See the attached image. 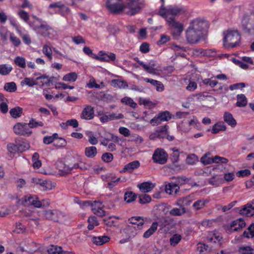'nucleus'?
<instances>
[{"mask_svg":"<svg viewBox=\"0 0 254 254\" xmlns=\"http://www.w3.org/2000/svg\"><path fill=\"white\" fill-rule=\"evenodd\" d=\"M251 171L248 169H245L239 171L236 175L238 177H245L250 175Z\"/></svg>","mask_w":254,"mask_h":254,"instance_id":"obj_56","label":"nucleus"},{"mask_svg":"<svg viewBox=\"0 0 254 254\" xmlns=\"http://www.w3.org/2000/svg\"><path fill=\"white\" fill-rule=\"evenodd\" d=\"M224 46L227 48H233L239 45L241 35L238 30L228 31L224 32Z\"/></svg>","mask_w":254,"mask_h":254,"instance_id":"obj_1","label":"nucleus"},{"mask_svg":"<svg viewBox=\"0 0 254 254\" xmlns=\"http://www.w3.org/2000/svg\"><path fill=\"white\" fill-rule=\"evenodd\" d=\"M12 70L11 65L7 64L0 65V74L2 75H8Z\"/></svg>","mask_w":254,"mask_h":254,"instance_id":"obj_32","label":"nucleus"},{"mask_svg":"<svg viewBox=\"0 0 254 254\" xmlns=\"http://www.w3.org/2000/svg\"><path fill=\"white\" fill-rule=\"evenodd\" d=\"M19 17L25 22H27L29 18L28 13L24 10H21L18 13Z\"/></svg>","mask_w":254,"mask_h":254,"instance_id":"obj_62","label":"nucleus"},{"mask_svg":"<svg viewBox=\"0 0 254 254\" xmlns=\"http://www.w3.org/2000/svg\"><path fill=\"white\" fill-rule=\"evenodd\" d=\"M209 202L207 199H199L193 202L192 207L195 211H199L204 208Z\"/></svg>","mask_w":254,"mask_h":254,"instance_id":"obj_19","label":"nucleus"},{"mask_svg":"<svg viewBox=\"0 0 254 254\" xmlns=\"http://www.w3.org/2000/svg\"><path fill=\"white\" fill-rule=\"evenodd\" d=\"M7 150L11 153H15L18 152V147L16 143L15 144L12 143L8 144L7 145Z\"/></svg>","mask_w":254,"mask_h":254,"instance_id":"obj_58","label":"nucleus"},{"mask_svg":"<svg viewBox=\"0 0 254 254\" xmlns=\"http://www.w3.org/2000/svg\"><path fill=\"white\" fill-rule=\"evenodd\" d=\"M58 138V134L57 133H55L51 136H45L43 138V142L46 144H50Z\"/></svg>","mask_w":254,"mask_h":254,"instance_id":"obj_45","label":"nucleus"},{"mask_svg":"<svg viewBox=\"0 0 254 254\" xmlns=\"http://www.w3.org/2000/svg\"><path fill=\"white\" fill-rule=\"evenodd\" d=\"M173 117V116L168 111L161 112L151 120L150 123L153 126H158L163 122L170 120Z\"/></svg>","mask_w":254,"mask_h":254,"instance_id":"obj_8","label":"nucleus"},{"mask_svg":"<svg viewBox=\"0 0 254 254\" xmlns=\"http://www.w3.org/2000/svg\"><path fill=\"white\" fill-rule=\"evenodd\" d=\"M113 155L111 153L106 152L102 154L101 159L106 163H110L113 160Z\"/></svg>","mask_w":254,"mask_h":254,"instance_id":"obj_49","label":"nucleus"},{"mask_svg":"<svg viewBox=\"0 0 254 254\" xmlns=\"http://www.w3.org/2000/svg\"><path fill=\"white\" fill-rule=\"evenodd\" d=\"M237 101L236 106L239 107H244L247 105L248 101L244 94H238L237 96Z\"/></svg>","mask_w":254,"mask_h":254,"instance_id":"obj_27","label":"nucleus"},{"mask_svg":"<svg viewBox=\"0 0 254 254\" xmlns=\"http://www.w3.org/2000/svg\"><path fill=\"white\" fill-rule=\"evenodd\" d=\"M201 161L203 164H211L212 163H213V158L208 157L205 155L201 157Z\"/></svg>","mask_w":254,"mask_h":254,"instance_id":"obj_64","label":"nucleus"},{"mask_svg":"<svg viewBox=\"0 0 254 254\" xmlns=\"http://www.w3.org/2000/svg\"><path fill=\"white\" fill-rule=\"evenodd\" d=\"M85 204L91 205L93 212L99 217H103L105 215V211L103 208L102 203L100 202L95 201L94 203H91L89 201L84 202Z\"/></svg>","mask_w":254,"mask_h":254,"instance_id":"obj_12","label":"nucleus"},{"mask_svg":"<svg viewBox=\"0 0 254 254\" xmlns=\"http://www.w3.org/2000/svg\"><path fill=\"white\" fill-rule=\"evenodd\" d=\"M43 53L49 59L50 61L52 60V51L51 48L48 45L43 46L42 49Z\"/></svg>","mask_w":254,"mask_h":254,"instance_id":"obj_42","label":"nucleus"},{"mask_svg":"<svg viewBox=\"0 0 254 254\" xmlns=\"http://www.w3.org/2000/svg\"><path fill=\"white\" fill-rule=\"evenodd\" d=\"M63 251L62 247L55 245L50 246L47 250L49 254H60Z\"/></svg>","mask_w":254,"mask_h":254,"instance_id":"obj_36","label":"nucleus"},{"mask_svg":"<svg viewBox=\"0 0 254 254\" xmlns=\"http://www.w3.org/2000/svg\"><path fill=\"white\" fill-rule=\"evenodd\" d=\"M37 84V83L33 79L29 77H26L23 80L21 81V85L22 86L25 84L29 87H32Z\"/></svg>","mask_w":254,"mask_h":254,"instance_id":"obj_46","label":"nucleus"},{"mask_svg":"<svg viewBox=\"0 0 254 254\" xmlns=\"http://www.w3.org/2000/svg\"><path fill=\"white\" fill-rule=\"evenodd\" d=\"M181 240V236L179 235L175 234L170 239V243L171 245H176L178 244Z\"/></svg>","mask_w":254,"mask_h":254,"instance_id":"obj_61","label":"nucleus"},{"mask_svg":"<svg viewBox=\"0 0 254 254\" xmlns=\"http://www.w3.org/2000/svg\"><path fill=\"white\" fill-rule=\"evenodd\" d=\"M126 181V178L125 177L121 178L119 177L115 180H111L109 181L107 184V188H108L110 190H112L118 183L124 182Z\"/></svg>","mask_w":254,"mask_h":254,"instance_id":"obj_34","label":"nucleus"},{"mask_svg":"<svg viewBox=\"0 0 254 254\" xmlns=\"http://www.w3.org/2000/svg\"><path fill=\"white\" fill-rule=\"evenodd\" d=\"M96 59L102 62H113L116 60V55L112 53H104L101 51L99 52L98 56L96 57Z\"/></svg>","mask_w":254,"mask_h":254,"instance_id":"obj_14","label":"nucleus"},{"mask_svg":"<svg viewBox=\"0 0 254 254\" xmlns=\"http://www.w3.org/2000/svg\"><path fill=\"white\" fill-rule=\"evenodd\" d=\"M87 134L88 137V141L90 144L92 145H96L98 143V139L93 135L92 132H88Z\"/></svg>","mask_w":254,"mask_h":254,"instance_id":"obj_52","label":"nucleus"},{"mask_svg":"<svg viewBox=\"0 0 254 254\" xmlns=\"http://www.w3.org/2000/svg\"><path fill=\"white\" fill-rule=\"evenodd\" d=\"M4 89L9 92H13L16 90L17 86L14 82H7L4 84Z\"/></svg>","mask_w":254,"mask_h":254,"instance_id":"obj_41","label":"nucleus"},{"mask_svg":"<svg viewBox=\"0 0 254 254\" xmlns=\"http://www.w3.org/2000/svg\"><path fill=\"white\" fill-rule=\"evenodd\" d=\"M49 7L51 8L58 7L60 9L65 10L66 11H69V9L68 7L65 6L63 4L61 1L50 4Z\"/></svg>","mask_w":254,"mask_h":254,"instance_id":"obj_47","label":"nucleus"},{"mask_svg":"<svg viewBox=\"0 0 254 254\" xmlns=\"http://www.w3.org/2000/svg\"><path fill=\"white\" fill-rule=\"evenodd\" d=\"M106 5L110 13L118 14L126 8L123 0H107Z\"/></svg>","mask_w":254,"mask_h":254,"instance_id":"obj_5","label":"nucleus"},{"mask_svg":"<svg viewBox=\"0 0 254 254\" xmlns=\"http://www.w3.org/2000/svg\"><path fill=\"white\" fill-rule=\"evenodd\" d=\"M129 223L132 224H136L137 226H142L144 224V220L140 216L132 217L128 219Z\"/></svg>","mask_w":254,"mask_h":254,"instance_id":"obj_39","label":"nucleus"},{"mask_svg":"<svg viewBox=\"0 0 254 254\" xmlns=\"http://www.w3.org/2000/svg\"><path fill=\"white\" fill-rule=\"evenodd\" d=\"M45 201V200H42V201H40L38 199V198L35 196V200H34L33 203L32 204V205H33L34 207L37 208H40L42 206H45L44 202Z\"/></svg>","mask_w":254,"mask_h":254,"instance_id":"obj_57","label":"nucleus"},{"mask_svg":"<svg viewBox=\"0 0 254 254\" xmlns=\"http://www.w3.org/2000/svg\"><path fill=\"white\" fill-rule=\"evenodd\" d=\"M239 26L244 34L254 35V19L251 18L250 14L245 13L243 15Z\"/></svg>","mask_w":254,"mask_h":254,"instance_id":"obj_2","label":"nucleus"},{"mask_svg":"<svg viewBox=\"0 0 254 254\" xmlns=\"http://www.w3.org/2000/svg\"><path fill=\"white\" fill-rule=\"evenodd\" d=\"M168 155L163 149L157 148L155 150L152 156L154 162L164 164L167 161Z\"/></svg>","mask_w":254,"mask_h":254,"instance_id":"obj_10","label":"nucleus"},{"mask_svg":"<svg viewBox=\"0 0 254 254\" xmlns=\"http://www.w3.org/2000/svg\"><path fill=\"white\" fill-rule=\"evenodd\" d=\"M44 215L47 219L53 220L55 222H58L60 219L64 216L62 212L57 209L46 210Z\"/></svg>","mask_w":254,"mask_h":254,"instance_id":"obj_11","label":"nucleus"},{"mask_svg":"<svg viewBox=\"0 0 254 254\" xmlns=\"http://www.w3.org/2000/svg\"><path fill=\"white\" fill-rule=\"evenodd\" d=\"M78 162L73 165H66L63 162H60L58 164V169L64 173L68 174L73 169L80 168L81 170H86L87 168L82 165L83 159L81 157L77 158Z\"/></svg>","mask_w":254,"mask_h":254,"instance_id":"obj_6","label":"nucleus"},{"mask_svg":"<svg viewBox=\"0 0 254 254\" xmlns=\"http://www.w3.org/2000/svg\"><path fill=\"white\" fill-rule=\"evenodd\" d=\"M158 227V223L156 222H153L150 228L148 229L143 234V237L145 238H148L150 237L157 230Z\"/></svg>","mask_w":254,"mask_h":254,"instance_id":"obj_30","label":"nucleus"},{"mask_svg":"<svg viewBox=\"0 0 254 254\" xmlns=\"http://www.w3.org/2000/svg\"><path fill=\"white\" fill-rule=\"evenodd\" d=\"M14 64L19 67L25 68L26 67V60L22 57L17 56L14 60Z\"/></svg>","mask_w":254,"mask_h":254,"instance_id":"obj_35","label":"nucleus"},{"mask_svg":"<svg viewBox=\"0 0 254 254\" xmlns=\"http://www.w3.org/2000/svg\"><path fill=\"white\" fill-rule=\"evenodd\" d=\"M140 165V162L137 160H135L128 163V172L131 173L133 170L138 168Z\"/></svg>","mask_w":254,"mask_h":254,"instance_id":"obj_44","label":"nucleus"},{"mask_svg":"<svg viewBox=\"0 0 254 254\" xmlns=\"http://www.w3.org/2000/svg\"><path fill=\"white\" fill-rule=\"evenodd\" d=\"M220 182L221 181L219 180V178H217L216 176H214L209 180L208 183L211 185L217 187L220 183Z\"/></svg>","mask_w":254,"mask_h":254,"instance_id":"obj_60","label":"nucleus"},{"mask_svg":"<svg viewBox=\"0 0 254 254\" xmlns=\"http://www.w3.org/2000/svg\"><path fill=\"white\" fill-rule=\"evenodd\" d=\"M14 132L18 135L29 136L32 131L31 128H13Z\"/></svg>","mask_w":254,"mask_h":254,"instance_id":"obj_25","label":"nucleus"},{"mask_svg":"<svg viewBox=\"0 0 254 254\" xmlns=\"http://www.w3.org/2000/svg\"><path fill=\"white\" fill-rule=\"evenodd\" d=\"M240 213L247 217L254 215V205L247 204L240 210Z\"/></svg>","mask_w":254,"mask_h":254,"instance_id":"obj_17","label":"nucleus"},{"mask_svg":"<svg viewBox=\"0 0 254 254\" xmlns=\"http://www.w3.org/2000/svg\"><path fill=\"white\" fill-rule=\"evenodd\" d=\"M187 213V208L186 207L173 208L169 211V214L173 216H181Z\"/></svg>","mask_w":254,"mask_h":254,"instance_id":"obj_26","label":"nucleus"},{"mask_svg":"<svg viewBox=\"0 0 254 254\" xmlns=\"http://www.w3.org/2000/svg\"><path fill=\"white\" fill-rule=\"evenodd\" d=\"M139 63L140 65L147 72L153 75H158V73L156 72L157 69L154 68L156 64L153 62H150L148 64H146L143 62H140Z\"/></svg>","mask_w":254,"mask_h":254,"instance_id":"obj_21","label":"nucleus"},{"mask_svg":"<svg viewBox=\"0 0 254 254\" xmlns=\"http://www.w3.org/2000/svg\"><path fill=\"white\" fill-rule=\"evenodd\" d=\"M185 12L186 10L183 7L174 6L173 7H169L168 8V14L174 16L185 13Z\"/></svg>","mask_w":254,"mask_h":254,"instance_id":"obj_23","label":"nucleus"},{"mask_svg":"<svg viewBox=\"0 0 254 254\" xmlns=\"http://www.w3.org/2000/svg\"><path fill=\"white\" fill-rule=\"evenodd\" d=\"M110 238L106 236H102L99 237H93L92 239V241L94 244L97 246H101L103 244L108 242Z\"/></svg>","mask_w":254,"mask_h":254,"instance_id":"obj_24","label":"nucleus"},{"mask_svg":"<svg viewBox=\"0 0 254 254\" xmlns=\"http://www.w3.org/2000/svg\"><path fill=\"white\" fill-rule=\"evenodd\" d=\"M179 190L180 187L178 184L173 183H169L168 185H166L165 187V191L169 194H175L176 195Z\"/></svg>","mask_w":254,"mask_h":254,"instance_id":"obj_18","label":"nucleus"},{"mask_svg":"<svg viewBox=\"0 0 254 254\" xmlns=\"http://www.w3.org/2000/svg\"><path fill=\"white\" fill-rule=\"evenodd\" d=\"M155 187V185L150 182H145L138 185L140 191L143 193H146L150 191Z\"/></svg>","mask_w":254,"mask_h":254,"instance_id":"obj_22","label":"nucleus"},{"mask_svg":"<svg viewBox=\"0 0 254 254\" xmlns=\"http://www.w3.org/2000/svg\"><path fill=\"white\" fill-rule=\"evenodd\" d=\"M198 160L197 156L194 154H191L187 157L186 161L188 164L193 165Z\"/></svg>","mask_w":254,"mask_h":254,"instance_id":"obj_51","label":"nucleus"},{"mask_svg":"<svg viewBox=\"0 0 254 254\" xmlns=\"http://www.w3.org/2000/svg\"><path fill=\"white\" fill-rule=\"evenodd\" d=\"M243 236L247 238H253L254 237V224H252L247 230L244 231Z\"/></svg>","mask_w":254,"mask_h":254,"instance_id":"obj_38","label":"nucleus"},{"mask_svg":"<svg viewBox=\"0 0 254 254\" xmlns=\"http://www.w3.org/2000/svg\"><path fill=\"white\" fill-rule=\"evenodd\" d=\"M139 50L142 53H147L149 51V45L146 42L143 43L140 46Z\"/></svg>","mask_w":254,"mask_h":254,"instance_id":"obj_59","label":"nucleus"},{"mask_svg":"<svg viewBox=\"0 0 254 254\" xmlns=\"http://www.w3.org/2000/svg\"><path fill=\"white\" fill-rule=\"evenodd\" d=\"M15 143H16L18 147V152H23L28 150L30 147L28 141L21 138H16Z\"/></svg>","mask_w":254,"mask_h":254,"instance_id":"obj_15","label":"nucleus"},{"mask_svg":"<svg viewBox=\"0 0 254 254\" xmlns=\"http://www.w3.org/2000/svg\"><path fill=\"white\" fill-rule=\"evenodd\" d=\"M166 21L169 24V26L175 30H176L179 35H180L184 30V25L183 24L176 21L174 18L169 17Z\"/></svg>","mask_w":254,"mask_h":254,"instance_id":"obj_13","label":"nucleus"},{"mask_svg":"<svg viewBox=\"0 0 254 254\" xmlns=\"http://www.w3.org/2000/svg\"><path fill=\"white\" fill-rule=\"evenodd\" d=\"M138 202L141 204H144L150 202L151 200L150 196L145 193L138 194Z\"/></svg>","mask_w":254,"mask_h":254,"instance_id":"obj_33","label":"nucleus"},{"mask_svg":"<svg viewBox=\"0 0 254 254\" xmlns=\"http://www.w3.org/2000/svg\"><path fill=\"white\" fill-rule=\"evenodd\" d=\"M51 29V27L47 24H41L39 26L33 27L34 30H37L38 29L41 30L42 33L48 31Z\"/></svg>","mask_w":254,"mask_h":254,"instance_id":"obj_53","label":"nucleus"},{"mask_svg":"<svg viewBox=\"0 0 254 254\" xmlns=\"http://www.w3.org/2000/svg\"><path fill=\"white\" fill-rule=\"evenodd\" d=\"M254 249L251 247L247 246L242 247L239 250L240 254H254Z\"/></svg>","mask_w":254,"mask_h":254,"instance_id":"obj_50","label":"nucleus"},{"mask_svg":"<svg viewBox=\"0 0 254 254\" xmlns=\"http://www.w3.org/2000/svg\"><path fill=\"white\" fill-rule=\"evenodd\" d=\"M170 37L166 35H163L161 36L160 39L157 42V44L158 45H163L170 40Z\"/></svg>","mask_w":254,"mask_h":254,"instance_id":"obj_63","label":"nucleus"},{"mask_svg":"<svg viewBox=\"0 0 254 254\" xmlns=\"http://www.w3.org/2000/svg\"><path fill=\"white\" fill-rule=\"evenodd\" d=\"M88 222L89 224L87 228L89 230H93L95 226H97L99 225L97 218L95 216H90L88 219Z\"/></svg>","mask_w":254,"mask_h":254,"instance_id":"obj_31","label":"nucleus"},{"mask_svg":"<svg viewBox=\"0 0 254 254\" xmlns=\"http://www.w3.org/2000/svg\"><path fill=\"white\" fill-rule=\"evenodd\" d=\"M77 78V75L75 72H70L64 76L63 80L65 81H75Z\"/></svg>","mask_w":254,"mask_h":254,"instance_id":"obj_43","label":"nucleus"},{"mask_svg":"<svg viewBox=\"0 0 254 254\" xmlns=\"http://www.w3.org/2000/svg\"><path fill=\"white\" fill-rule=\"evenodd\" d=\"M204 36L198 32L188 27L186 31V39L187 43L190 45L198 44Z\"/></svg>","mask_w":254,"mask_h":254,"instance_id":"obj_7","label":"nucleus"},{"mask_svg":"<svg viewBox=\"0 0 254 254\" xmlns=\"http://www.w3.org/2000/svg\"><path fill=\"white\" fill-rule=\"evenodd\" d=\"M94 116V109L91 106H86L81 114V119L85 120H91L93 118Z\"/></svg>","mask_w":254,"mask_h":254,"instance_id":"obj_16","label":"nucleus"},{"mask_svg":"<svg viewBox=\"0 0 254 254\" xmlns=\"http://www.w3.org/2000/svg\"><path fill=\"white\" fill-rule=\"evenodd\" d=\"M7 30L3 26L0 27V36L2 40L6 41L7 39Z\"/></svg>","mask_w":254,"mask_h":254,"instance_id":"obj_54","label":"nucleus"},{"mask_svg":"<svg viewBox=\"0 0 254 254\" xmlns=\"http://www.w3.org/2000/svg\"><path fill=\"white\" fill-rule=\"evenodd\" d=\"M246 223L244 219H238L232 222L230 227L234 231H238L245 227Z\"/></svg>","mask_w":254,"mask_h":254,"instance_id":"obj_20","label":"nucleus"},{"mask_svg":"<svg viewBox=\"0 0 254 254\" xmlns=\"http://www.w3.org/2000/svg\"><path fill=\"white\" fill-rule=\"evenodd\" d=\"M10 40L15 47L19 46L21 44V41L19 39L15 36L13 34H10Z\"/></svg>","mask_w":254,"mask_h":254,"instance_id":"obj_55","label":"nucleus"},{"mask_svg":"<svg viewBox=\"0 0 254 254\" xmlns=\"http://www.w3.org/2000/svg\"><path fill=\"white\" fill-rule=\"evenodd\" d=\"M61 127H65L68 126H71L72 127H78V123L76 119H71L66 121L64 123H62L60 124Z\"/></svg>","mask_w":254,"mask_h":254,"instance_id":"obj_40","label":"nucleus"},{"mask_svg":"<svg viewBox=\"0 0 254 254\" xmlns=\"http://www.w3.org/2000/svg\"><path fill=\"white\" fill-rule=\"evenodd\" d=\"M23 110L19 107H17L11 109L9 113L11 116L13 118H17L21 116L22 114Z\"/></svg>","mask_w":254,"mask_h":254,"instance_id":"obj_37","label":"nucleus"},{"mask_svg":"<svg viewBox=\"0 0 254 254\" xmlns=\"http://www.w3.org/2000/svg\"><path fill=\"white\" fill-rule=\"evenodd\" d=\"M165 138H166L169 141H172L175 139V137L173 135L168 134L167 128H160V129L152 133L149 136V138L153 140L157 139H164Z\"/></svg>","mask_w":254,"mask_h":254,"instance_id":"obj_9","label":"nucleus"},{"mask_svg":"<svg viewBox=\"0 0 254 254\" xmlns=\"http://www.w3.org/2000/svg\"><path fill=\"white\" fill-rule=\"evenodd\" d=\"M145 6V0H128V15L140 13Z\"/></svg>","mask_w":254,"mask_h":254,"instance_id":"obj_4","label":"nucleus"},{"mask_svg":"<svg viewBox=\"0 0 254 254\" xmlns=\"http://www.w3.org/2000/svg\"><path fill=\"white\" fill-rule=\"evenodd\" d=\"M189 27L204 36L209 28V23L203 18H197L190 21Z\"/></svg>","mask_w":254,"mask_h":254,"instance_id":"obj_3","label":"nucleus"},{"mask_svg":"<svg viewBox=\"0 0 254 254\" xmlns=\"http://www.w3.org/2000/svg\"><path fill=\"white\" fill-rule=\"evenodd\" d=\"M224 119L225 122L229 126H235L236 125V121L231 113L225 112L224 115Z\"/></svg>","mask_w":254,"mask_h":254,"instance_id":"obj_29","label":"nucleus"},{"mask_svg":"<svg viewBox=\"0 0 254 254\" xmlns=\"http://www.w3.org/2000/svg\"><path fill=\"white\" fill-rule=\"evenodd\" d=\"M143 141L142 138L138 135H130L128 129V141H135L137 143H141Z\"/></svg>","mask_w":254,"mask_h":254,"instance_id":"obj_48","label":"nucleus"},{"mask_svg":"<svg viewBox=\"0 0 254 254\" xmlns=\"http://www.w3.org/2000/svg\"><path fill=\"white\" fill-rule=\"evenodd\" d=\"M97 148L95 146L87 147L85 149V154L88 158H93L97 154Z\"/></svg>","mask_w":254,"mask_h":254,"instance_id":"obj_28","label":"nucleus"}]
</instances>
